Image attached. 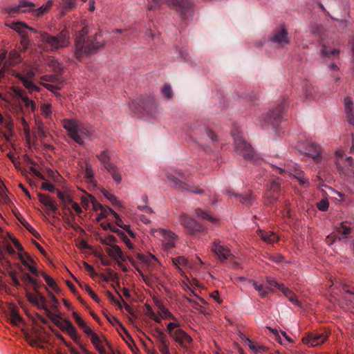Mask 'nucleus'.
Wrapping results in <instances>:
<instances>
[{"label": "nucleus", "instance_id": "obj_1", "mask_svg": "<svg viewBox=\"0 0 354 354\" xmlns=\"http://www.w3.org/2000/svg\"><path fill=\"white\" fill-rule=\"evenodd\" d=\"M88 28L84 27L76 35L74 55L75 58L79 60L86 56L95 53L104 45V41L100 32H95L93 35H88Z\"/></svg>", "mask_w": 354, "mask_h": 354}, {"label": "nucleus", "instance_id": "obj_2", "mask_svg": "<svg viewBox=\"0 0 354 354\" xmlns=\"http://www.w3.org/2000/svg\"><path fill=\"white\" fill-rule=\"evenodd\" d=\"M62 125L68 136L80 145L84 142L82 136H90L93 132L92 127L75 119H64Z\"/></svg>", "mask_w": 354, "mask_h": 354}, {"label": "nucleus", "instance_id": "obj_3", "mask_svg": "<svg viewBox=\"0 0 354 354\" xmlns=\"http://www.w3.org/2000/svg\"><path fill=\"white\" fill-rule=\"evenodd\" d=\"M153 4L149 10L158 9L161 5L167 4L174 6L183 19H187L193 13V3L190 0H151Z\"/></svg>", "mask_w": 354, "mask_h": 354}, {"label": "nucleus", "instance_id": "obj_4", "mask_svg": "<svg viewBox=\"0 0 354 354\" xmlns=\"http://www.w3.org/2000/svg\"><path fill=\"white\" fill-rule=\"evenodd\" d=\"M69 32L67 30H63L57 35H50L46 32H39V39L51 51H56L63 48L69 44Z\"/></svg>", "mask_w": 354, "mask_h": 354}, {"label": "nucleus", "instance_id": "obj_5", "mask_svg": "<svg viewBox=\"0 0 354 354\" xmlns=\"http://www.w3.org/2000/svg\"><path fill=\"white\" fill-rule=\"evenodd\" d=\"M185 174L180 169H175L172 173L167 174V178L169 183L170 186L178 189L180 191H187L192 192L195 194H203L204 190L200 187L190 185L183 180L186 179Z\"/></svg>", "mask_w": 354, "mask_h": 354}, {"label": "nucleus", "instance_id": "obj_6", "mask_svg": "<svg viewBox=\"0 0 354 354\" xmlns=\"http://www.w3.org/2000/svg\"><path fill=\"white\" fill-rule=\"evenodd\" d=\"M53 6V1H48L46 5H43L37 9H33L34 3L27 1L21 0L17 6H10L4 8V10L9 15L12 16L15 14L26 12H33L37 17L43 15Z\"/></svg>", "mask_w": 354, "mask_h": 354}, {"label": "nucleus", "instance_id": "obj_7", "mask_svg": "<svg viewBox=\"0 0 354 354\" xmlns=\"http://www.w3.org/2000/svg\"><path fill=\"white\" fill-rule=\"evenodd\" d=\"M288 104V103L287 100L286 98H283L270 113L262 116V119L259 120V124L260 125H264L266 124H272L273 126L277 125L283 120Z\"/></svg>", "mask_w": 354, "mask_h": 354}, {"label": "nucleus", "instance_id": "obj_8", "mask_svg": "<svg viewBox=\"0 0 354 354\" xmlns=\"http://www.w3.org/2000/svg\"><path fill=\"white\" fill-rule=\"evenodd\" d=\"M234 140V149L237 153L241 155L246 160L259 163V160L255 154L254 149L244 140L239 133L233 134Z\"/></svg>", "mask_w": 354, "mask_h": 354}, {"label": "nucleus", "instance_id": "obj_9", "mask_svg": "<svg viewBox=\"0 0 354 354\" xmlns=\"http://www.w3.org/2000/svg\"><path fill=\"white\" fill-rule=\"evenodd\" d=\"M335 154L336 167L339 174L346 176H354V162L352 158L348 157L344 160V151L342 150L337 151Z\"/></svg>", "mask_w": 354, "mask_h": 354}, {"label": "nucleus", "instance_id": "obj_10", "mask_svg": "<svg viewBox=\"0 0 354 354\" xmlns=\"http://www.w3.org/2000/svg\"><path fill=\"white\" fill-rule=\"evenodd\" d=\"M29 90L30 92L38 91L39 88L32 82L35 75V68L31 66H26L15 75Z\"/></svg>", "mask_w": 354, "mask_h": 354}, {"label": "nucleus", "instance_id": "obj_11", "mask_svg": "<svg viewBox=\"0 0 354 354\" xmlns=\"http://www.w3.org/2000/svg\"><path fill=\"white\" fill-rule=\"evenodd\" d=\"M179 222L189 235H196L205 230V227L202 224L198 223L185 213H182L180 215Z\"/></svg>", "mask_w": 354, "mask_h": 354}, {"label": "nucleus", "instance_id": "obj_12", "mask_svg": "<svg viewBox=\"0 0 354 354\" xmlns=\"http://www.w3.org/2000/svg\"><path fill=\"white\" fill-rule=\"evenodd\" d=\"M211 251L222 263L227 260H231L234 258V255L231 253L230 249L221 244V241L215 240L211 245Z\"/></svg>", "mask_w": 354, "mask_h": 354}, {"label": "nucleus", "instance_id": "obj_13", "mask_svg": "<svg viewBox=\"0 0 354 354\" xmlns=\"http://www.w3.org/2000/svg\"><path fill=\"white\" fill-rule=\"evenodd\" d=\"M328 337L326 332L313 331L302 337L304 344L308 346H316L324 343Z\"/></svg>", "mask_w": 354, "mask_h": 354}, {"label": "nucleus", "instance_id": "obj_14", "mask_svg": "<svg viewBox=\"0 0 354 354\" xmlns=\"http://www.w3.org/2000/svg\"><path fill=\"white\" fill-rule=\"evenodd\" d=\"M298 149L301 153L312 157L316 162H319L322 159L321 147L312 141L307 140L305 145L299 146Z\"/></svg>", "mask_w": 354, "mask_h": 354}, {"label": "nucleus", "instance_id": "obj_15", "mask_svg": "<svg viewBox=\"0 0 354 354\" xmlns=\"http://www.w3.org/2000/svg\"><path fill=\"white\" fill-rule=\"evenodd\" d=\"M270 40L273 43L283 47L290 43L288 30L284 27L276 28L271 33Z\"/></svg>", "mask_w": 354, "mask_h": 354}, {"label": "nucleus", "instance_id": "obj_16", "mask_svg": "<svg viewBox=\"0 0 354 354\" xmlns=\"http://www.w3.org/2000/svg\"><path fill=\"white\" fill-rule=\"evenodd\" d=\"M163 238V246L165 250H170L175 248L178 236L170 230L159 229L157 230Z\"/></svg>", "mask_w": 354, "mask_h": 354}, {"label": "nucleus", "instance_id": "obj_17", "mask_svg": "<svg viewBox=\"0 0 354 354\" xmlns=\"http://www.w3.org/2000/svg\"><path fill=\"white\" fill-rule=\"evenodd\" d=\"M57 326L64 332H66L75 342H78L80 339V336L77 334L75 327L72 323L66 319L62 320Z\"/></svg>", "mask_w": 354, "mask_h": 354}, {"label": "nucleus", "instance_id": "obj_18", "mask_svg": "<svg viewBox=\"0 0 354 354\" xmlns=\"http://www.w3.org/2000/svg\"><path fill=\"white\" fill-rule=\"evenodd\" d=\"M171 338L183 348H187L192 342L190 335L180 328L175 330V334Z\"/></svg>", "mask_w": 354, "mask_h": 354}, {"label": "nucleus", "instance_id": "obj_19", "mask_svg": "<svg viewBox=\"0 0 354 354\" xmlns=\"http://www.w3.org/2000/svg\"><path fill=\"white\" fill-rule=\"evenodd\" d=\"M17 257L21 261V263L32 272L33 274L38 276L39 272L37 269L32 265L35 263L34 260L29 255V254L25 252L24 254L18 252Z\"/></svg>", "mask_w": 354, "mask_h": 354}, {"label": "nucleus", "instance_id": "obj_20", "mask_svg": "<svg viewBox=\"0 0 354 354\" xmlns=\"http://www.w3.org/2000/svg\"><path fill=\"white\" fill-rule=\"evenodd\" d=\"M344 105L346 118L350 124L354 127V103L350 97L344 99Z\"/></svg>", "mask_w": 354, "mask_h": 354}, {"label": "nucleus", "instance_id": "obj_21", "mask_svg": "<svg viewBox=\"0 0 354 354\" xmlns=\"http://www.w3.org/2000/svg\"><path fill=\"white\" fill-rule=\"evenodd\" d=\"M34 291L35 293L27 292V299L30 303L37 306L38 307H39L41 304V308L43 309V306L46 305V299L39 290Z\"/></svg>", "mask_w": 354, "mask_h": 354}, {"label": "nucleus", "instance_id": "obj_22", "mask_svg": "<svg viewBox=\"0 0 354 354\" xmlns=\"http://www.w3.org/2000/svg\"><path fill=\"white\" fill-rule=\"evenodd\" d=\"M106 252L110 257L113 258L117 261L119 260L124 261L126 259V257L121 248L117 245H111V247L106 248Z\"/></svg>", "mask_w": 354, "mask_h": 354}, {"label": "nucleus", "instance_id": "obj_23", "mask_svg": "<svg viewBox=\"0 0 354 354\" xmlns=\"http://www.w3.org/2000/svg\"><path fill=\"white\" fill-rule=\"evenodd\" d=\"M37 196L39 202L50 209L51 211L55 212L57 210V205L55 204V202L51 200L49 196L43 194L41 193H38Z\"/></svg>", "mask_w": 354, "mask_h": 354}, {"label": "nucleus", "instance_id": "obj_24", "mask_svg": "<svg viewBox=\"0 0 354 354\" xmlns=\"http://www.w3.org/2000/svg\"><path fill=\"white\" fill-rule=\"evenodd\" d=\"M279 289L283 293V295L292 304L300 306V301L298 300L297 297L291 290L285 287L283 285H279Z\"/></svg>", "mask_w": 354, "mask_h": 354}, {"label": "nucleus", "instance_id": "obj_25", "mask_svg": "<svg viewBox=\"0 0 354 354\" xmlns=\"http://www.w3.org/2000/svg\"><path fill=\"white\" fill-rule=\"evenodd\" d=\"M320 54L322 57L325 58H335L338 57L339 55V50L335 48H328L326 45H322V49L320 50Z\"/></svg>", "mask_w": 354, "mask_h": 354}, {"label": "nucleus", "instance_id": "obj_26", "mask_svg": "<svg viewBox=\"0 0 354 354\" xmlns=\"http://www.w3.org/2000/svg\"><path fill=\"white\" fill-rule=\"evenodd\" d=\"M259 235L261 236L262 240L268 243H274L277 242L279 240L278 236L275 233L270 231L266 232L259 230Z\"/></svg>", "mask_w": 354, "mask_h": 354}, {"label": "nucleus", "instance_id": "obj_27", "mask_svg": "<svg viewBox=\"0 0 354 354\" xmlns=\"http://www.w3.org/2000/svg\"><path fill=\"white\" fill-rule=\"evenodd\" d=\"M235 197L238 198L240 203L245 206L252 205L255 200L252 192L243 194L235 195Z\"/></svg>", "mask_w": 354, "mask_h": 354}, {"label": "nucleus", "instance_id": "obj_28", "mask_svg": "<svg viewBox=\"0 0 354 354\" xmlns=\"http://www.w3.org/2000/svg\"><path fill=\"white\" fill-rule=\"evenodd\" d=\"M105 169L111 175L115 182L120 183L122 181L121 174L118 171L117 166H115L114 164L111 165V166H108V167Z\"/></svg>", "mask_w": 354, "mask_h": 354}, {"label": "nucleus", "instance_id": "obj_29", "mask_svg": "<svg viewBox=\"0 0 354 354\" xmlns=\"http://www.w3.org/2000/svg\"><path fill=\"white\" fill-rule=\"evenodd\" d=\"M305 97L306 100H313L316 97L317 90L315 88L309 83L305 84Z\"/></svg>", "mask_w": 354, "mask_h": 354}, {"label": "nucleus", "instance_id": "obj_30", "mask_svg": "<svg viewBox=\"0 0 354 354\" xmlns=\"http://www.w3.org/2000/svg\"><path fill=\"white\" fill-rule=\"evenodd\" d=\"M97 158L103 164L104 169L113 164L110 162V157L106 151H101L100 154L97 155Z\"/></svg>", "mask_w": 354, "mask_h": 354}, {"label": "nucleus", "instance_id": "obj_31", "mask_svg": "<svg viewBox=\"0 0 354 354\" xmlns=\"http://www.w3.org/2000/svg\"><path fill=\"white\" fill-rule=\"evenodd\" d=\"M89 336L91 337V343L98 352L100 351V349H104L102 345V340L99 337V336L96 333L93 332L92 334H91Z\"/></svg>", "mask_w": 354, "mask_h": 354}, {"label": "nucleus", "instance_id": "obj_32", "mask_svg": "<svg viewBox=\"0 0 354 354\" xmlns=\"http://www.w3.org/2000/svg\"><path fill=\"white\" fill-rule=\"evenodd\" d=\"M113 319L115 322L120 324V325L122 329V331L124 334V335H122V337L124 339V340L127 342V344L129 346V347L131 348V344L135 345L133 338L131 337V336L130 335V334L129 333L127 330L119 322V321L117 318L113 317Z\"/></svg>", "mask_w": 354, "mask_h": 354}, {"label": "nucleus", "instance_id": "obj_33", "mask_svg": "<svg viewBox=\"0 0 354 354\" xmlns=\"http://www.w3.org/2000/svg\"><path fill=\"white\" fill-rule=\"evenodd\" d=\"M43 309L45 310L46 315L57 326V324H59L62 321L61 317L56 314L52 313L47 307L46 305L43 306Z\"/></svg>", "mask_w": 354, "mask_h": 354}, {"label": "nucleus", "instance_id": "obj_34", "mask_svg": "<svg viewBox=\"0 0 354 354\" xmlns=\"http://www.w3.org/2000/svg\"><path fill=\"white\" fill-rule=\"evenodd\" d=\"M195 212L197 217L202 220H207L212 223H214L216 221V218H214L211 215L208 214L207 212H204L201 208L196 209Z\"/></svg>", "mask_w": 354, "mask_h": 354}, {"label": "nucleus", "instance_id": "obj_35", "mask_svg": "<svg viewBox=\"0 0 354 354\" xmlns=\"http://www.w3.org/2000/svg\"><path fill=\"white\" fill-rule=\"evenodd\" d=\"M9 319L10 320L11 324H12L15 326L19 325L22 321L21 317H20L17 311L14 308H12L10 311Z\"/></svg>", "mask_w": 354, "mask_h": 354}, {"label": "nucleus", "instance_id": "obj_36", "mask_svg": "<svg viewBox=\"0 0 354 354\" xmlns=\"http://www.w3.org/2000/svg\"><path fill=\"white\" fill-rule=\"evenodd\" d=\"M250 282L252 283V286H254V289L258 291L259 295L261 297L264 298L266 297L268 294V288H265L262 284H258L254 281H250Z\"/></svg>", "mask_w": 354, "mask_h": 354}, {"label": "nucleus", "instance_id": "obj_37", "mask_svg": "<svg viewBox=\"0 0 354 354\" xmlns=\"http://www.w3.org/2000/svg\"><path fill=\"white\" fill-rule=\"evenodd\" d=\"M281 184L278 180H273L268 184L266 192L279 194L280 191Z\"/></svg>", "mask_w": 354, "mask_h": 354}, {"label": "nucleus", "instance_id": "obj_38", "mask_svg": "<svg viewBox=\"0 0 354 354\" xmlns=\"http://www.w3.org/2000/svg\"><path fill=\"white\" fill-rule=\"evenodd\" d=\"M279 198V194L270 192H266L265 194V203L272 205L277 201Z\"/></svg>", "mask_w": 354, "mask_h": 354}, {"label": "nucleus", "instance_id": "obj_39", "mask_svg": "<svg viewBox=\"0 0 354 354\" xmlns=\"http://www.w3.org/2000/svg\"><path fill=\"white\" fill-rule=\"evenodd\" d=\"M11 28L21 35L24 34L23 32L24 29H29V28L25 24L21 22H13L12 24ZM30 30L35 32L33 28H30Z\"/></svg>", "mask_w": 354, "mask_h": 354}, {"label": "nucleus", "instance_id": "obj_40", "mask_svg": "<svg viewBox=\"0 0 354 354\" xmlns=\"http://www.w3.org/2000/svg\"><path fill=\"white\" fill-rule=\"evenodd\" d=\"M84 177L88 183L94 182V174L91 165H86L84 170Z\"/></svg>", "mask_w": 354, "mask_h": 354}, {"label": "nucleus", "instance_id": "obj_41", "mask_svg": "<svg viewBox=\"0 0 354 354\" xmlns=\"http://www.w3.org/2000/svg\"><path fill=\"white\" fill-rule=\"evenodd\" d=\"M243 335L242 339L244 341L245 344L249 346V348L251 350H252L254 351H259V352L261 350H264L265 348L263 346H257L255 345V344L252 341H251L249 338H248L247 337H245L243 335Z\"/></svg>", "mask_w": 354, "mask_h": 354}, {"label": "nucleus", "instance_id": "obj_42", "mask_svg": "<svg viewBox=\"0 0 354 354\" xmlns=\"http://www.w3.org/2000/svg\"><path fill=\"white\" fill-rule=\"evenodd\" d=\"M42 277L44 279V280L46 282V283L50 288H52L54 291H55L57 292L59 291V288L57 287L55 281H54V279L51 277H50L48 274H44V273L42 274Z\"/></svg>", "mask_w": 354, "mask_h": 354}, {"label": "nucleus", "instance_id": "obj_43", "mask_svg": "<svg viewBox=\"0 0 354 354\" xmlns=\"http://www.w3.org/2000/svg\"><path fill=\"white\" fill-rule=\"evenodd\" d=\"M41 113L46 118H49L51 116L52 111H51V104H43L41 105Z\"/></svg>", "mask_w": 354, "mask_h": 354}, {"label": "nucleus", "instance_id": "obj_44", "mask_svg": "<svg viewBox=\"0 0 354 354\" xmlns=\"http://www.w3.org/2000/svg\"><path fill=\"white\" fill-rule=\"evenodd\" d=\"M294 177L298 180L300 185L303 186H308L309 185L308 178L304 177L302 171H296V174H294Z\"/></svg>", "mask_w": 354, "mask_h": 354}, {"label": "nucleus", "instance_id": "obj_45", "mask_svg": "<svg viewBox=\"0 0 354 354\" xmlns=\"http://www.w3.org/2000/svg\"><path fill=\"white\" fill-rule=\"evenodd\" d=\"M160 316L165 319H172L176 321V319L174 317V315L169 311L168 309H167L164 306H161L160 311Z\"/></svg>", "mask_w": 354, "mask_h": 354}, {"label": "nucleus", "instance_id": "obj_46", "mask_svg": "<svg viewBox=\"0 0 354 354\" xmlns=\"http://www.w3.org/2000/svg\"><path fill=\"white\" fill-rule=\"evenodd\" d=\"M172 262L179 270H181V266L187 264V259L184 257H177L172 259Z\"/></svg>", "mask_w": 354, "mask_h": 354}, {"label": "nucleus", "instance_id": "obj_47", "mask_svg": "<svg viewBox=\"0 0 354 354\" xmlns=\"http://www.w3.org/2000/svg\"><path fill=\"white\" fill-rule=\"evenodd\" d=\"M154 337L158 340L159 344L168 341L166 335L158 328L155 329Z\"/></svg>", "mask_w": 354, "mask_h": 354}, {"label": "nucleus", "instance_id": "obj_48", "mask_svg": "<svg viewBox=\"0 0 354 354\" xmlns=\"http://www.w3.org/2000/svg\"><path fill=\"white\" fill-rule=\"evenodd\" d=\"M337 232L338 234L344 236V238H346L347 235H348L351 233V229L342 223L337 228Z\"/></svg>", "mask_w": 354, "mask_h": 354}, {"label": "nucleus", "instance_id": "obj_49", "mask_svg": "<svg viewBox=\"0 0 354 354\" xmlns=\"http://www.w3.org/2000/svg\"><path fill=\"white\" fill-rule=\"evenodd\" d=\"M180 326L179 322L178 321L169 322L167 326V330L170 335L171 337H172L175 334L174 328L178 327Z\"/></svg>", "mask_w": 354, "mask_h": 354}, {"label": "nucleus", "instance_id": "obj_50", "mask_svg": "<svg viewBox=\"0 0 354 354\" xmlns=\"http://www.w3.org/2000/svg\"><path fill=\"white\" fill-rule=\"evenodd\" d=\"M328 67L333 72V77H334L335 81H339L340 80V75L337 73L339 71L338 66L335 64L332 63L330 64Z\"/></svg>", "mask_w": 354, "mask_h": 354}, {"label": "nucleus", "instance_id": "obj_51", "mask_svg": "<svg viewBox=\"0 0 354 354\" xmlns=\"http://www.w3.org/2000/svg\"><path fill=\"white\" fill-rule=\"evenodd\" d=\"M162 94L167 99H171L173 96V92L169 84H165L162 89Z\"/></svg>", "mask_w": 354, "mask_h": 354}, {"label": "nucleus", "instance_id": "obj_52", "mask_svg": "<svg viewBox=\"0 0 354 354\" xmlns=\"http://www.w3.org/2000/svg\"><path fill=\"white\" fill-rule=\"evenodd\" d=\"M103 195L106 198H107L113 205H119L120 201L118 200L115 196L111 194L108 191H104L103 192Z\"/></svg>", "mask_w": 354, "mask_h": 354}, {"label": "nucleus", "instance_id": "obj_53", "mask_svg": "<svg viewBox=\"0 0 354 354\" xmlns=\"http://www.w3.org/2000/svg\"><path fill=\"white\" fill-rule=\"evenodd\" d=\"M84 290L89 294L91 297L95 300L97 303L100 302V299L98 297V296L92 290L91 287L86 284H84Z\"/></svg>", "mask_w": 354, "mask_h": 354}, {"label": "nucleus", "instance_id": "obj_54", "mask_svg": "<svg viewBox=\"0 0 354 354\" xmlns=\"http://www.w3.org/2000/svg\"><path fill=\"white\" fill-rule=\"evenodd\" d=\"M21 100L24 102V105L26 108H30L32 112L35 111L36 106L35 102L30 100L27 96L23 97Z\"/></svg>", "mask_w": 354, "mask_h": 354}, {"label": "nucleus", "instance_id": "obj_55", "mask_svg": "<svg viewBox=\"0 0 354 354\" xmlns=\"http://www.w3.org/2000/svg\"><path fill=\"white\" fill-rule=\"evenodd\" d=\"M74 219H75V215L73 214V213H72L71 212V217H68L67 218L66 220H65V223L71 227L73 228L75 230H77V229H80V227L77 225H75L73 221H74Z\"/></svg>", "mask_w": 354, "mask_h": 354}, {"label": "nucleus", "instance_id": "obj_56", "mask_svg": "<svg viewBox=\"0 0 354 354\" xmlns=\"http://www.w3.org/2000/svg\"><path fill=\"white\" fill-rule=\"evenodd\" d=\"M100 242L102 245H106L111 247V245H114L113 243L116 242V238L113 235H109L106 239H101Z\"/></svg>", "mask_w": 354, "mask_h": 354}, {"label": "nucleus", "instance_id": "obj_57", "mask_svg": "<svg viewBox=\"0 0 354 354\" xmlns=\"http://www.w3.org/2000/svg\"><path fill=\"white\" fill-rule=\"evenodd\" d=\"M169 341L163 342L159 345V350L162 354H170L169 349Z\"/></svg>", "mask_w": 354, "mask_h": 354}, {"label": "nucleus", "instance_id": "obj_58", "mask_svg": "<svg viewBox=\"0 0 354 354\" xmlns=\"http://www.w3.org/2000/svg\"><path fill=\"white\" fill-rule=\"evenodd\" d=\"M319 210L325 212L328 209L329 203L327 199H322L317 204Z\"/></svg>", "mask_w": 354, "mask_h": 354}, {"label": "nucleus", "instance_id": "obj_59", "mask_svg": "<svg viewBox=\"0 0 354 354\" xmlns=\"http://www.w3.org/2000/svg\"><path fill=\"white\" fill-rule=\"evenodd\" d=\"M48 296L51 300V308L53 310H57L58 300L56 297L50 291H48Z\"/></svg>", "mask_w": 354, "mask_h": 354}, {"label": "nucleus", "instance_id": "obj_60", "mask_svg": "<svg viewBox=\"0 0 354 354\" xmlns=\"http://www.w3.org/2000/svg\"><path fill=\"white\" fill-rule=\"evenodd\" d=\"M29 44V39L24 34H22L21 39V46H22V50L25 51L28 48Z\"/></svg>", "mask_w": 354, "mask_h": 354}, {"label": "nucleus", "instance_id": "obj_61", "mask_svg": "<svg viewBox=\"0 0 354 354\" xmlns=\"http://www.w3.org/2000/svg\"><path fill=\"white\" fill-rule=\"evenodd\" d=\"M41 189L47 190L50 192H53L55 190V186L47 180H45L42 183Z\"/></svg>", "mask_w": 354, "mask_h": 354}, {"label": "nucleus", "instance_id": "obj_62", "mask_svg": "<svg viewBox=\"0 0 354 354\" xmlns=\"http://www.w3.org/2000/svg\"><path fill=\"white\" fill-rule=\"evenodd\" d=\"M3 248L8 252V254L10 256H14L16 254V252L10 243L6 241L4 242Z\"/></svg>", "mask_w": 354, "mask_h": 354}, {"label": "nucleus", "instance_id": "obj_63", "mask_svg": "<svg viewBox=\"0 0 354 354\" xmlns=\"http://www.w3.org/2000/svg\"><path fill=\"white\" fill-rule=\"evenodd\" d=\"M4 125V127L9 131V132H12V129H13V122H12V120H11V118L10 117L7 118L5 121H4V123L3 124Z\"/></svg>", "mask_w": 354, "mask_h": 354}, {"label": "nucleus", "instance_id": "obj_64", "mask_svg": "<svg viewBox=\"0 0 354 354\" xmlns=\"http://www.w3.org/2000/svg\"><path fill=\"white\" fill-rule=\"evenodd\" d=\"M47 175L49 178L53 179L54 181H58L59 178V174L57 172H55L52 169L47 170Z\"/></svg>", "mask_w": 354, "mask_h": 354}]
</instances>
